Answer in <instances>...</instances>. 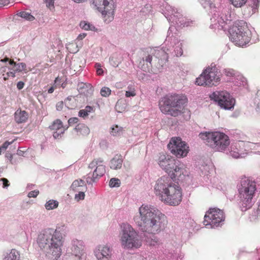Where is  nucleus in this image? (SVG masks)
I'll use <instances>...</instances> for the list:
<instances>
[{
  "mask_svg": "<svg viewBox=\"0 0 260 260\" xmlns=\"http://www.w3.org/2000/svg\"><path fill=\"white\" fill-rule=\"evenodd\" d=\"M121 229L120 241L124 248H138L141 246L142 241L138 233L130 224L123 223L121 225Z\"/></svg>",
  "mask_w": 260,
  "mask_h": 260,
  "instance_id": "nucleus-7",
  "label": "nucleus"
},
{
  "mask_svg": "<svg viewBox=\"0 0 260 260\" xmlns=\"http://www.w3.org/2000/svg\"><path fill=\"white\" fill-rule=\"evenodd\" d=\"M251 4L243 10V14L248 17L254 13L259 5V0H250Z\"/></svg>",
  "mask_w": 260,
  "mask_h": 260,
  "instance_id": "nucleus-22",
  "label": "nucleus"
},
{
  "mask_svg": "<svg viewBox=\"0 0 260 260\" xmlns=\"http://www.w3.org/2000/svg\"><path fill=\"white\" fill-rule=\"evenodd\" d=\"M152 60V56L150 55H148L146 57L145 61L147 63H149L150 64L151 63V61Z\"/></svg>",
  "mask_w": 260,
  "mask_h": 260,
  "instance_id": "nucleus-52",
  "label": "nucleus"
},
{
  "mask_svg": "<svg viewBox=\"0 0 260 260\" xmlns=\"http://www.w3.org/2000/svg\"><path fill=\"white\" fill-rule=\"evenodd\" d=\"M98 260H111L112 250L107 245H99L94 250Z\"/></svg>",
  "mask_w": 260,
  "mask_h": 260,
  "instance_id": "nucleus-16",
  "label": "nucleus"
},
{
  "mask_svg": "<svg viewBox=\"0 0 260 260\" xmlns=\"http://www.w3.org/2000/svg\"><path fill=\"white\" fill-rule=\"evenodd\" d=\"M251 147L255 153L260 154V143L252 144Z\"/></svg>",
  "mask_w": 260,
  "mask_h": 260,
  "instance_id": "nucleus-42",
  "label": "nucleus"
},
{
  "mask_svg": "<svg viewBox=\"0 0 260 260\" xmlns=\"http://www.w3.org/2000/svg\"><path fill=\"white\" fill-rule=\"evenodd\" d=\"M39 191L38 190H35L33 191H31L28 193V197L29 198H36L37 197V196L39 194Z\"/></svg>",
  "mask_w": 260,
  "mask_h": 260,
  "instance_id": "nucleus-43",
  "label": "nucleus"
},
{
  "mask_svg": "<svg viewBox=\"0 0 260 260\" xmlns=\"http://www.w3.org/2000/svg\"><path fill=\"white\" fill-rule=\"evenodd\" d=\"M9 77L10 76H8V73H7V74H6V76H4V80H5V81L7 80Z\"/></svg>",
  "mask_w": 260,
  "mask_h": 260,
  "instance_id": "nucleus-58",
  "label": "nucleus"
},
{
  "mask_svg": "<svg viewBox=\"0 0 260 260\" xmlns=\"http://www.w3.org/2000/svg\"><path fill=\"white\" fill-rule=\"evenodd\" d=\"M71 99V98H69V97H68V98L67 99V101H68V100H70Z\"/></svg>",
  "mask_w": 260,
  "mask_h": 260,
  "instance_id": "nucleus-63",
  "label": "nucleus"
},
{
  "mask_svg": "<svg viewBox=\"0 0 260 260\" xmlns=\"http://www.w3.org/2000/svg\"><path fill=\"white\" fill-rule=\"evenodd\" d=\"M216 142L215 151L222 152L225 151L230 144V140L228 135L219 132Z\"/></svg>",
  "mask_w": 260,
  "mask_h": 260,
  "instance_id": "nucleus-18",
  "label": "nucleus"
},
{
  "mask_svg": "<svg viewBox=\"0 0 260 260\" xmlns=\"http://www.w3.org/2000/svg\"><path fill=\"white\" fill-rule=\"evenodd\" d=\"M24 83L22 81H19L17 84V88L20 90L24 87Z\"/></svg>",
  "mask_w": 260,
  "mask_h": 260,
  "instance_id": "nucleus-51",
  "label": "nucleus"
},
{
  "mask_svg": "<svg viewBox=\"0 0 260 260\" xmlns=\"http://www.w3.org/2000/svg\"><path fill=\"white\" fill-rule=\"evenodd\" d=\"M96 67H98L96 70V73L98 75H102L103 74V70L101 68V65L100 63H96Z\"/></svg>",
  "mask_w": 260,
  "mask_h": 260,
  "instance_id": "nucleus-48",
  "label": "nucleus"
},
{
  "mask_svg": "<svg viewBox=\"0 0 260 260\" xmlns=\"http://www.w3.org/2000/svg\"><path fill=\"white\" fill-rule=\"evenodd\" d=\"M8 4V3L6 0H0V7L6 6Z\"/></svg>",
  "mask_w": 260,
  "mask_h": 260,
  "instance_id": "nucleus-53",
  "label": "nucleus"
},
{
  "mask_svg": "<svg viewBox=\"0 0 260 260\" xmlns=\"http://www.w3.org/2000/svg\"><path fill=\"white\" fill-rule=\"evenodd\" d=\"M17 15L28 21H33L35 19L34 16L28 12L25 11L20 12L17 14Z\"/></svg>",
  "mask_w": 260,
  "mask_h": 260,
  "instance_id": "nucleus-31",
  "label": "nucleus"
},
{
  "mask_svg": "<svg viewBox=\"0 0 260 260\" xmlns=\"http://www.w3.org/2000/svg\"><path fill=\"white\" fill-rule=\"evenodd\" d=\"M61 86L62 87V88H64V85H63V84H62Z\"/></svg>",
  "mask_w": 260,
  "mask_h": 260,
  "instance_id": "nucleus-64",
  "label": "nucleus"
},
{
  "mask_svg": "<svg viewBox=\"0 0 260 260\" xmlns=\"http://www.w3.org/2000/svg\"><path fill=\"white\" fill-rule=\"evenodd\" d=\"M72 256L74 259L79 260L84 257V246L83 242L81 241L76 240L73 241L72 247H71Z\"/></svg>",
  "mask_w": 260,
  "mask_h": 260,
  "instance_id": "nucleus-17",
  "label": "nucleus"
},
{
  "mask_svg": "<svg viewBox=\"0 0 260 260\" xmlns=\"http://www.w3.org/2000/svg\"><path fill=\"white\" fill-rule=\"evenodd\" d=\"M101 94L102 96L107 97L110 95L111 90L107 87H103L101 90Z\"/></svg>",
  "mask_w": 260,
  "mask_h": 260,
  "instance_id": "nucleus-38",
  "label": "nucleus"
},
{
  "mask_svg": "<svg viewBox=\"0 0 260 260\" xmlns=\"http://www.w3.org/2000/svg\"><path fill=\"white\" fill-rule=\"evenodd\" d=\"M88 168L91 169H94L92 175V178L94 179L102 177L106 172L104 160L101 158L94 159L89 164Z\"/></svg>",
  "mask_w": 260,
  "mask_h": 260,
  "instance_id": "nucleus-15",
  "label": "nucleus"
},
{
  "mask_svg": "<svg viewBox=\"0 0 260 260\" xmlns=\"http://www.w3.org/2000/svg\"><path fill=\"white\" fill-rule=\"evenodd\" d=\"M62 239V234L59 231L49 228L40 233L37 242L41 249L46 250L56 258L61 255Z\"/></svg>",
  "mask_w": 260,
  "mask_h": 260,
  "instance_id": "nucleus-3",
  "label": "nucleus"
},
{
  "mask_svg": "<svg viewBox=\"0 0 260 260\" xmlns=\"http://www.w3.org/2000/svg\"><path fill=\"white\" fill-rule=\"evenodd\" d=\"M120 184V181L118 178H113L111 179L109 182V186L111 187H119Z\"/></svg>",
  "mask_w": 260,
  "mask_h": 260,
  "instance_id": "nucleus-36",
  "label": "nucleus"
},
{
  "mask_svg": "<svg viewBox=\"0 0 260 260\" xmlns=\"http://www.w3.org/2000/svg\"><path fill=\"white\" fill-rule=\"evenodd\" d=\"M242 206L247 210L252 206V200L256 190V183L248 178L242 179L238 188Z\"/></svg>",
  "mask_w": 260,
  "mask_h": 260,
  "instance_id": "nucleus-9",
  "label": "nucleus"
},
{
  "mask_svg": "<svg viewBox=\"0 0 260 260\" xmlns=\"http://www.w3.org/2000/svg\"><path fill=\"white\" fill-rule=\"evenodd\" d=\"M56 85L54 86H51L50 88H49V89L48 90V92L49 93H52L54 90V89L56 88Z\"/></svg>",
  "mask_w": 260,
  "mask_h": 260,
  "instance_id": "nucleus-54",
  "label": "nucleus"
},
{
  "mask_svg": "<svg viewBox=\"0 0 260 260\" xmlns=\"http://www.w3.org/2000/svg\"><path fill=\"white\" fill-rule=\"evenodd\" d=\"M2 150H3V149L2 148V147H0V155H1V153H2Z\"/></svg>",
  "mask_w": 260,
  "mask_h": 260,
  "instance_id": "nucleus-62",
  "label": "nucleus"
},
{
  "mask_svg": "<svg viewBox=\"0 0 260 260\" xmlns=\"http://www.w3.org/2000/svg\"><path fill=\"white\" fill-rule=\"evenodd\" d=\"M234 6L237 8L241 7L245 5L247 0H230Z\"/></svg>",
  "mask_w": 260,
  "mask_h": 260,
  "instance_id": "nucleus-35",
  "label": "nucleus"
},
{
  "mask_svg": "<svg viewBox=\"0 0 260 260\" xmlns=\"http://www.w3.org/2000/svg\"><path fill=\"white\" fill-rule=\"evenodd\" d=\"M10 64L12 66V67L9 69L11 71L8 72V76H11L14 78L16 76V73L24 72L25 73H26L28 72L26 65L24 62L17 63L13 60H10Z\"/></svg>",
  "mask_w": 260,
  "mask_h": 260,
  "instance_id": "nucleus-19",
  "label": "nucleus"
},
{
  "mask_svg": "<svg viewBox=\"0 0 260 260\" xmlns=\"http://www.w3.org/2000/svg\"><path fill=\"white\" fill-rule=\"evenodd\" d=\"M147 242L150 245L154 246L158 243V240L155 238L154 239H151V240L148 239Z\"/></svg>",
  "mask_w": 260,
  "mask_h": 260,
  "instance_id": "nucleus-45",
  "label": "nucleus"
},
{
  "mask_svg": "<svg viewBox=\"0 0 260 260\" xmlns=\"http://www.w3.org/2000/svg\"><path fill=\"white\" fill-rule=\"evenodd\" d=\"M11 59H10L9 58H4V59L2 60V61H9Z\"/></svg>",
  "mask_w": 260,
  "mask_h": 260,
  "instance_id": "nucleus-59",
  "label": "nucleus"
},
{
  "mask_svg": "<svg viewBox=\"0 0 260 260\" xmlns=\"http://www.w3.org/2000/svg\"><path fill=\"white\" fill-rule=\"evenodd\" d=\"M67 49L71 53H75L78 51L77 45L75 43H69L67 45Z\"/></svg>",
  "mask_w": 260,
  "mask_h": 260,
  "instance_id": "nucleus-33",
  "label": "nucleus"
},
{
  "mask_svg": "<svg viewBox=\"0 0 260 260\" xmlns=\"http://www.w3.org/2000/svg\"><path fill=\"white\" fill-rule=\"evenodd\" d=\"M134 220L142 231L153 235L163 231L168 222L167 217L159 209L147 204L139 207V215Z\"/></svg>",
  "mask_w": 260,
  "mask_h": 260,
  "instance_id": "nucleus-1",
  "label": "nucleus"
},
{
  "mask_svg": "<svg viewBox=\"0 0 260 260\" xmlns=\"http://www.w3.org/2000/svg\"><path fill=\"white\" fill-rule=\"evenodd\" d=\"M188 100L183 94L168 95L159 101V107L162 113L172 116H177L183 113Z\"/></svg>",
  "mask_w": 260,
  "mask_h": 260,
  "instance_id": "nucleus-4",
  "label": "nucleus"
},
{
  "mask_svg": "<svg viewBox=\"0 0 260 260\" xmlns=\"http://www.w3.org/2000/svg\"><path fill=\"white\" fill-rule=\"evenodd\" d=\"M254 104L258 109L260 110V90H258L254 99Z\"/></svg>",
  "mask_w": 260,
  "mask_h": 260,
  "instance_id": "nucleus-40",
  "label": "nucleus"
},
{
  "mask_svg": "<svg viewBox=\"0 0 260 260\" xmlns=\"http://www.w3.org/2000/svg\"><path fill=\"white\" fill-rule=\"evenodd\" d=\"M230 38L236 45L243 47L250 41V34L247 23L243 20L236 21L230 31Z\"/></svg>",
  "mask_w": 260,
  "mask_h": 260,
  "instance_id": "nucleus-6",
  "label": "nucleus"
},
{
  "mask_svg": "<svg viewBox=\"0 0 260 260\" xmlns=\"http://www.w3.org/2000/svg\"><path fill=\"white\" fill-rule=\"evenodd\" d=\"M223 74L227 77H234L236 75V72L233 69H226L223 71Z\"/></svg>",
  "mask_w": 260,
  "mask_h": 260,
  "instance_id": "nucleus-39",
  "label": "nucleus"
},
{
  "mask_svg": "<svg viewBox=\"0 0 260 260\" xmlns=\"http://www.w3.org/2000/svg\"><path fill=\"white\" fill-rule=\"evenodd\" d=\"M58 206V202L57 201L51 200L48 201L45 204V208L47 210H52L57 208Z\"/></svg>",
  "mask_w": 260,
  "mask_h": 260,
  "instance_id": "nucleus-30",
  "label": "nucleus"
},
{
  "mask_svg": "<svg viewBox=\"0 0 260 260\" xmlns=\"http://www.w3.org/2000/svg\"><path fill=\"white\" fill-rule=\"evenodd\" d=\"M86 36V35L85 34H80L78 36V39L79 40H82L83 38H84Z\"/></svg>",
  "mask_w": 260,
  "mask_h": 260,
  "instance_id": "nucleus-55",
  "label": "nucleus"
},
{
  "mask_svg": "<svg viewBox=\"0 0 260 260\" xmlns=\"http://www.w3.org/2000/svg\"><path fill=\"white\" fill-rule=\"evenodd\" d=\"M60 80H61V79H60L58 77H57V78H56L54 82H55V83H57L58 82H60Z\"/></svg>",
  "mask_w": 260,
  "mask_h": 260,
  "instance_id": "nucleus-57",
  "label": "nucleus"
},
{
  "mask_svg": "<svg viewBox=\"0 0 260 260\" xmlns=\"http://www.w3.org/2000/svg\"><path fill=\"white\" fill-rule=\"evenodd\" d=\"M159 166L165 171L171 178L180 177L184 173V169L180 161L167 153H159L157 159Z\"/></svg>",
  "mask_w": 260,
  "mask_h": 260,
  "instance_id": "nucleus-5",
  "label": "nucleus"
},
{
  "mask_svg": "<svg viewBox=\"0 0 260 260\" xmlns=\"http://www.w3.org/2000/svg\"><path fill=\"white\" fill-rule=\"evenodd\" d=\"M123 128L117 125L111 128V134L114 136H119L122 133Z\"/></svg>",
  "mask_w": 260,
  "mask_h": 260,
  "instance_id": "nucleus-32",
  "label": "nucleus"
},
{
  "mask_svg": "<svg viewBox=\"0 0 260 260\" xmlns=\"http://www.w3.org/2000/svg\"><path fill=\"white\" fill-rule=\"evenodd\" d=\"M78 118L77 117H72L70 118L68 120V123L70 125H72V124L77 123L78 122Z\"/></svg>",
  "mask_w": 260,
  "mask_h": 260,
  "instance_id": "nucleus-44",
  "label": "nucleus"
},
{
  "mask_svg": "<svg viewBox=\"0 0 260 260\" xmlns=\"http://www.w3.org/2000/svg\"><path fill=\"white\" fill-rule=\"evenodd\" d=\"M221 75L218 72L215 66L207 67L202 74L196 79L198 85L204 86H216L220 83Z\"/></svg>",
  "mask_w": 260,
  "mask_h": 260,
  "instance_id": "nucleus-8",
  "label": "nucleus"
},
{
  "mask_svg": "<svg viewBox=\"0 0 260 260\" xmlns=\"http://www.w3.org/2000/svg\"><path fill=\"white\" fill-rule=\"evenodd\" d=\"M251 4L243 10V14L248 17L254 13L259 5V0H250Z\"/></svg>",
  "mask_w": 260,
  "mask_h": 260,
  "instance_id": "nucleus-21",
  "label": "nucleus"
},
{
  "mask_svg": "<svg viewBox=\"0 0 260 260\" xmlns=\"http://www.w3.org/2000/svg\"><path fill=\"white\" fill-rule=\"evenodd\" d=\"M2 181L3 182V187H7L10 185L9 181L7 179L3 178L2 179Z\"/></svg>",
  "mask_w": 260,
  "mask_h": 260,
  "instance_id": "nucleus-49",
  "label": "nucleus"
},
{
  "mask_svg": "<svg viewBox=\"0 0 260 260\" xmlns=\"http://www.w3.org/2000/svg\"><path fill=\"white\" fill-rule=\"evenodd\" d=\"M80 26L85 30H94L95 29V27L91 24L86 22L85 21H81L80 23Z\"/></svg>",
  "mask_w": 260,
  "mask_h": 260,
  "instance_id": "nucleus-34",
  "label": "nucleus"
},
{
  "mask_svg": "<svg viewBox=\"0 0 260 260\" xmlns=\"http://www.w3.org/2000/svg\"><path fill=\"white\" fill-rule=\"evenodd\" d=\"M168 147L170 152L178 158L186 156L189 152L188 145L180 137L172 138Z\"/></svg>",
  "mask_w": 260,
  "mask_h": 260,
  "instance_id": "nucleus-11",
  "label": "nucleus"
},
{
  "mask_svg": "<svg viewBox=\"0 0 260 260\" xmlns=\"http://www.w3.org/2000/svg\"><path fill=\"white\" fill-rule=\"evenodd\" d=\"M49 128L52 131H55L53 135L55 139L59 138L60 135L63 134L65 131L62 122L58 119L54 120Z\"/></svg>",
  "mask_w": 260,
  "mask_h": 260,
  "instance_id": "nucleus-20",
  "label": "nucleus"
},
{
  "mask_svg": "<svg viewBox=\"0 0 260 260\" xmlns=\"http://www.w3.org/2000/svg\"><path fill=\"white\" fill-rule=\"evenodd\" d=\"M238 145L237 144H235L234 145H232L231 147V150L230 151V155L235 158H238L240 157V154L239 152V150L237 149Z\"/></svg>",
  "mask_w": 260,
  "mask_h": 260,
  "instance_id": "nucleus-29",
  "label": "nucleus"
},
{
  "mask_svg": "<svg viewBox=\"0 0 260 260\" xmlns=\"http://www.w3.org/2000/svg\"><path fill=\"white\" fill-rule=\"evenodd\" d=\"M79 193L78 194H76L75 198L77 201H79L80 200H83L85 197V193L84 190H80L78 191Z\"/></svg>",
  "mask_w": 260,
  "mask_h": 260,
  "instance_id": "nucleus-41",
  "label": "nucleus"
},
{
  "mask_svg": "<svg viewBox=\"0 0 260 260\" xmlns=\"http://www.w3.org/2000/svg\"><path fill=\"white\" fill-rule=\"evenodd\" d=\"M202 5L204 6L205 8H207L209 7V8L211 9L212 7H214V6L212 3L207 2L206 1H205L204 3H203Z\"/></svg>",
  "mask_w": 260,
  "mask_h": 260,
  "instance_id": "nucleus-47",
  "label": "nucleus"
},
{
  "mask_svg": "<svg viewBox=\"0 0 260 260\" xmlns=\"http://www.w3.org/2000/svg\"><path fill=\"white\" fill-rule=\"evenodd\" d=\"M19 258L20 254L19 252L15 249H12L3 260H19Z\"/></svg>",
  "mask_w": 260,
  "mask_h": 260,
  "instance_id": "nucleus-26",
  "label": "nucleus"
},
{
  "mask_svg": "<svg viewBox=\"0 0 260 260\" xmlns=\"http://www.w3.org/2000/svg\"><path fill=\"white\" fill-rule=\"evenodd\" d=\"M218 135L219 132H205L200 133L199 137L206 145L215 151Z\"/></svg>",
  "mask_w": 260,
  "mask_h": 260,
  "instance_id": "nucleus-14",
  "label": "nucleus"
},
{
  "mask_svg": "<svg viewBox=\"0 0 260 260\" xmlns=\"http://www.w3.org/2000/svg\"><path fill=\"white\" fill-rule=\"evenodd\" d=\"M210 98L224 109H231L235 104V100L225 91H216L210 94Z\"/></svg>",
  "mask_w": 260,
  "mask_h": 260,
  "instance_id": "nucleus-13",
  "label": "nucleus"
},
{
  "mask_svg": "<svg viewBox=\"0 0 260 260\" xmlns=\"http://www.w3.org/2000/svg\"><path fill=\"white\" fill-rule=\"evenodd\" d=\"M72 1L77 3H83V2H85L86 0H72Z\"/></svg>",
  "mask_w": 260,
  "mask_h": 260,
  "instance_id": "nucleus-56",
  "label": "nucleus"
},
{
  "mask_svg": "<svg viewBox=\"0 0 260 260\" xmlns=\"http://www.w3.org/2000/svg\"><path fill=\"white\" fill-rule=\"evenodd\" d=\"M71 188L75 191L84 190L85 188V182L82 180H75L71 185Z\"/></svg>",
  "mask_w": 260,
  "mask_h": 260,
  "instance_id": "nucleus-25",
  "label": "nucleus"
},
{
  "mask_svg": "<svg viewBox=\"0 0 260 260\" xmlns=\"http://www.w3.org/2000/svg\"><path fill=\"white\" fill-rule=\"evenodd\" d=\"M75 131L78 136H86L89 134V128L83 123L78 124L75 128Z\"/></svg>",
  "mask_w": 260,
  "mask_h": 260,
  "instance_id": "nucleus-24",
  "label": "nucleus"
},
{
  "mask_svg": "<svg viewBox=\"0 0 260 260\" xmlns=\"http://www.w3.org/2000/svg\"><path fill=\"white\" fill-rule=\"evenodd\" d=\"M68 260H77V259H74V257H70Z\"/></svg>",
  "mask_w": 260,
  "mask_h": 260,
  "instance_id": "nucleus-61",
  "label": "nucleus"
},
{
  "mask_svg": "<svg viewBox=\"0 0 260 260\" xmlns=\"http://www.w3.org/2000/svg\"><path fill=\"white\" fill-rule=\"evenodd\" d=\"M92 111H93V108L91 106H87L85 107V109L79 111L78 115L81 117L85 118L89 115V113Z\"/></svg>",
  "mask_w": 260,
  "mask_h": 260,
  "instance_id": "nucleus-28",
  "label": "nucleus"
},
{
  "mask_svg": "<svg viewBox=\"0 0 260 260\" xmlns=\"http://www.w3.org/2000/svg\"><path fill=\"white\" fill-rule=\"evenodd\" d=\"M110 0H92L94 7L101 12L104 21L111 22L114 19V6L110 3Z\"/></svg>",
  "mask_w": 260,
  "mask_h": 260,
  "instance_id": "nucleus-10",
  "label": "nucleus"
},
{
  "mask_svg": "<svg viewBox=\"0 0 260 260\" xmlns=\"http://www.w3.org/2000/svg\"><path fill=\"white\" fill-rule=\"evenodd\" d=\"M15 140H13L12 142H8V141H6L3 145L2 146H1V147H2V148L3 149V150H6L7 148L8 147V146L12 144L14 141Z\"/></svg>",
  "mask_w": 260,
  "mask_h": 260,
  "instance_id": "nucleus-46",
  "label": "nucleus"
},
{
  "mask_svg": "<svg viewBox=\"0 0 260 260\" xmlns=\"http://www.w3.org/2000/svg\"><path fill=\"white\" fill-rule=\"evenodd\" d=\"M15 120L18 123L25 122L28 118V114L25 111L17 110L15 113Z\"/></svg>",
  "mask_w": 260,
  "mask_h": 260,
  "instance_id": "nucleus-23",
  "label": "nucleus"
},
{
  "mask_svg": "<svg viewBox=\"0 0 260 260\" xmlns=\"http://www.w3.org/2000/svg\"><path fill=\"white\" fill-rule=\"evenodd\" d=\"M173 179L166 176L158 179L154 186V193L165 204L177 206L182 201V190Z\"/></svg>",
  "mask_w": 260,
  "mask_h": 260,
  "instance_id": "nucleus-2",
  "label": "nucleus"
},
{
  "mask_svg": "<svg viewBox=\"0 0 260 260\" xmlns=\"http://www.w3.org/2000/svg\"><path fill=\"white\" fill-rule=\"evenodd\" d=\"M181 165L182 166V168H183V165ZM183 169H184V168H183ZM184 173H186V172H185V170H184V173H183V174H182V175H185Z\"/></svg>",
  "mask_w": 260,
  "mask_h": 260,
  "instance_id": "nucleus-60",
  "label": "nucleus"
},
{
  "mask_svg": "<svg viewBox=\"0 0 260 260\" xmlns=\"http://www.w3.org/2000/svg\"><path fill=\"white\" fill-rule=\"evenodd\" d=\"M47 7L51 8L54 6V0H45Z\"/></svg>",
  "mask_w": 260,
  "mask_h": 260,
  "instance_id": "nucleus-50",
  "label": "nucleus"
},
{
  "mask_svg": "<svg viewBox=\"0 0 260 260\" xmlns=\"http://www.w3.org/2000/svg\"><path fill=\"white\" fill-rule=\"evenodd\" d=\"M127 88L128 89V90L125 92L126 97L128 98L131 96H135L136 95L135 88L132 86H128Z\"/></svg>",
  "mask_w": 260,
  "mask_h": 260,
  "instance_id": "nucleus-37",
  "label": "nucleus"
},
{
  "mask_svg": "<svg viewBox=\"0 0 260 260\" xmlns=\"http://www.w3.org/2000/svg\"><path fill=\"white\" fill-rule=\"evenodd\" d=\"M122 160L119 156L114 157L110 162V168L112 169L116 170L121 168Z\"/></svg>",
  "mask_w": 260,
  "mask_h": 260,
  "instance_id": "nucleus-27",
  "label": "nucleus"
},
{
  "mask_svg": "<svg viewBox=\"0 0 260 260\" xmlns=\"http://www.w3.org/2000/svg\"><path fill=\"white\" fill-rule=\"evenodd\" d=\"M224 220L222 210L217 208H210L204 216V224L210 228L217 227Z\"/></svg>",
  "mask_w": 260,
  "mask_h": 260,
  "instance_id": "nucleus-12",
  "label": "nucleus"
}]
</instances>
